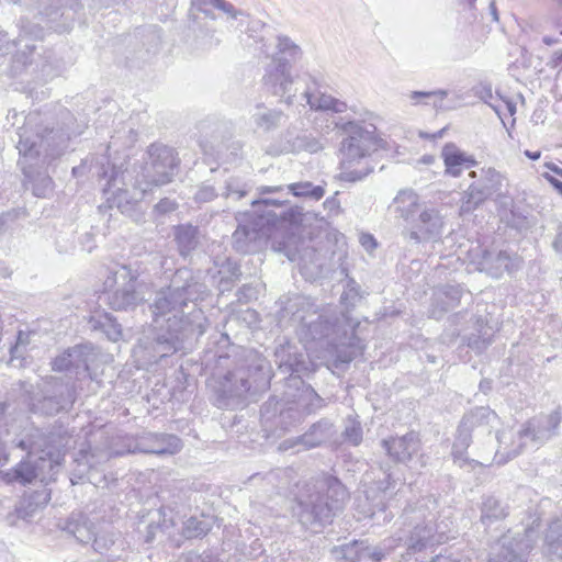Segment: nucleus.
<instances>
[{
    "label": "nucleus",
    "mask_w": 562,
    "mask_h": 562,
    "mask_svg": "<svg viewBox=\"0 0 562 562\" xmlns=\"http://www.w3.org/2000/svg\"><path fill=\"white\" fill-rule=\"evenodd\" d=\"M178 204L176 201L170 200L168 198L161 199L156 205H155V212L158 214H168L170 212H173L177 209Z\"/></svg>",
    "instance_id": "nucleus-59"
},
{
    "label": "nucleus",
    "mask_w": 562,
    "mask_h": 562,
    "mask_svg": "<svg viewBox=\"0 0 562 562\" xmlns=\"http://www.w3.org/2000/svg\"><path fill=\"white\" fill-rule=\"evenodd\" d=\"M346 135L340 143V173L339 178L346 182L363 180L373 171L369 157L378 148L375 127L371 124H361L348 121L336 124Z\"/></svg>",
    "instance_id": "nucleus-7"
},
{
    "label": "nucleus",
    "mask_w": 562,
    "mask_h": 562,
    "mask_svg": "<svg viewBox=\"0 0 562 562\" xmlns=\"http://www.w3.org/2000/svg\"><path fill=\"white\" fill-rule=\"evenodd\" d=\"M75 401L74 391L69 387L66 389V395H60L58 398L55 397H44L43 401L40 402V409L48 415H54L60 412L61 409L70 406Z\"/></svg>",
    "instance_id": "nucleus-45"
},
{
    "label": "nucleus",
    "mask_w": 562,
    "mask_h": 562,
    "mask_svg": "<svg viewBox=\"0 0 562 562\" xmlns=\"http://www.w3.org/2000/svg\"><path fill=\"white\" fill-rule=\"evenodd\" d=\"M296 103L303 106L307 104L312 110L331 111L335 113H342L347 110V104L344 101L319 91L312 92L311 87H307L300 94Z\"/></svg>",
    "instance_id": "nucleus-27"
},
{
    "label": "nucleus",
    "mask_w": 562,
    "mask_h": 562,
    "mask_svg": "<svg viewBox=\"0 0 562 562\" xmlns=\"http://www.w3.org/2000/svg\"><path fill=\"white\" fill-rule=\"evenodd\" d=\"M71 348L55 358L53 369L55 371H72Z\"/></svg>",
    "instance_id": "nucleus-58"
},
{
    "label": "nucleus",
    "mask_w": 562,
    "mask_h": 562,
    "mask_svg": "<svg viewBox=\"0 0 562 562\" xmlns=\"http://www.w3.org/2000/svg\"><path fill=\"white\" fill-rule=\"evenodd\" d=\"M199 4L200 9L203 10V5L211 4L214 8L223 11L228 16L233 19H237L239 15H243V11L237 10L231 2L226 0H193Z\"/></svg>",
    "instance_id": "nucleus-49"
},
{
    "label": "nucleus",
    "mask_w": 562,
    "mask_h": 562,
    "mask_svg": "<svg viewBox=\"0 0 562 562\" xmlns=\"http://www.w3.org/2000/svg\"><path fill=\"white\" fill-rule=\"evenodd\" d=\"M207 293V286L187 268L178 269L169 286L157 292L150 305L155 330L154 357L165 358L182 349L186 340L206 330V317L195 302Z\"/></svg>",
    "instance_id": "nucleus-1"
},
{
    "label": "nucleus",
    "mask_w": 562,
    "mask_h": 562,
    "mask_svg": "<svg viewBox=\"0 0 562 562\" xmlns=\"http://www.w3.org/2000/svg\"><path fill=\"white\" fill-rule=\"evenodd\" d=\"M562 422V408L559 406L549 414H540L529 419L520 430L506 429L497 434V463H505L517 457L528 442L541 446L558 435Z\"/></svg>",
    "instance_id": "nucleus-8"
},
{
    "label": "nucleus",
    "mask_w": 562,
    "mask_h": 562,
    "mask_svg": "<svg viewBox=\"0 0 562 562\" xmlns=\"http://www.w3.org/2000/svg\"><path fill=\"white\" fill-rule=\"evenodd\" d=\"M436 509L437 501L432 496L424 497L405 508L404 519L413 526V531L405 541L409 551H419L427 546L440 544L450 538L452 521L442 519L436 522Z\"/></svg>",
    "instance_id": "nucleus-9"
},
{
    "label": "nucleus",
    "mask_w": 562,
    "mask_h": 562,
    "mask_svg": "<svg viewBox=\"0 0 562 562\" xmlns=\"http://www.w3.org/2000/svg\"><path fill=\"white\" fill-rule=\"evenodd\" d=\"M538 541V531L533 527L517 537L503 536L491 549L488 562H526L527 554Z\"/></svg>",
    "instance_id": "nucleus-15"
},
{
    "label": "nucleus",
    "mask_w": 562,
    "mask_h": 562,
    "mask_svg": "<svg viewBox=\"0 0 562 562\" xmlns=\"http://www.w3.org/2000/svg\"><path fill=\"white\" fill-rule=\"evenodd\" d=\"M49 499L50 493L46 488L25 495L16 508L18 516L22 519L32 518L38 509L49 502Z\"/></svg>",
    "instance_id": "nucleus-34"
},
{
    "label": "nucleus",
    "mask_w": 562,
    "mask_h": 562,
    "mask_svg": "<svg viewBox=\"0 0 562 562\" xmlns=\"http://www.w3.org/2000/svg\"><path fill=\"white\" fill-rule=\"evenodd\" d=\"M300 322L299 336L306 345L315 342L325 348L334 358V366L349 363L356 357V327L359 325L347 313L325 311L297 312L294 315Z\"/></svg>",
    "instance_id": "nucleus-3"
},
{
    "label": "nucleus",
    "mask_w": 562,
    "mask_h": 562,
    "mask_svg": "<svg viewBox=\"0 0 562 562\" xmlns=\"http://www.w3.org/2000/svg\"><path fill=\"white\" fill-rule=\"evenodd\" d=\"M175 239L182 256H188L199 244V229L192 225H179L175 231Z\"/></svg>",
    "instance_id": "nucleus-39"
},
{
    "label": "nucleus",
    "mask_w": 562,
    "mask_h": 562,
    "mask_svg": "<svg viewBox=\"0 0 562 562\" xmlns=\"http://www.w3.org/2000/svg\"><path fill=\"white\" fill-rule=\"evenodd\" d=\"M331 424L327 420H319L311 426V428L294 439H286L280 445V449L289 450L301 446L303 450L315 448L329 439L331 432Z\"/></svg>",
    "instance_id": "nucleus-24"
},
{
    "label": "nucleus",
    "mask_w": 562,
    "mask_h": 562,
    "mask_svg": "<svg viewBox=\"0 0 562 562\" xmlns=\"http://www.w3.org/2000/svg\"><path fill=\"white\" fill-rule=\"evenodd\" d=\"M206 532V526L202 520L190 517L184 522L183 533L188 538H195Z\"/></svg>",
    "instance_id": "nucleus-53"
},
{
    "label": "nucleus",
    "mask_w": 562,
    "mask_h": 562,
    "mask_svg": "<svg viewBox=\"0 0 562 562\" xmlns=\"http://www.w3.org/2000/svg\"><path fill=\"white\" fill-rule=\"evenodd\" d=\"M302 401L305 402L307 413H313L324 405V400L310 386L303 390Z\"/></svg>",
    "instance_id": "nucleus-52"
},
{
    "label": "nucleus",
    "mask_w": 562,
    "mask_h": 562,
    "mask_svg": "<svg viewBox=\"0 0 562 562\" xmlns=\"http://www.w3.org/2000/svg\"><path fill=\"white\" fill-rule=\"evenodd\" d=\"M50 56L27 60V53L25 50L15 54L12 59L10 68L11 76H19L23 72L35 75L37 79L47 81L57 75V70L49 60Z\"/></svg>",
    "instance_id": "nucleus-20"
},
{
    "label": "nucleus",
    "mask_w": 562,
    "mask_h": 562,
    "mask_svg": "<svg viewBox=\"0 0 562 562\" xmlns=\"http://www.w3.org/2000/svg\"><path fill=\"white\" fill-rule=\"evenodd\" d=\"M34 335H35V333H25L22 330H20L18 333L16 342L10 349L12 358L23 357L24 350L26 349L27 345L31 342V337Z\"/></svg>",
    "instance_id": "nucleus-55"
},
{
    "label": "nucleus",
    "mask_w": 562,
    "mask_h": 562,
    "mask_svg": "<svg viewBox=\"0 0 562 562\" xmlns=\"http://www.w3.org/2000/svg\"><path fill=\"white\" fill-rule=\"evenodd\" d=\"M276 53L271 61L285 63L291 66L302 57L301 47L286 35L277 36Z\"/></svg>",
    "instance_id": "nucleus-36"
},
{
    "label": "nucleus",
    "mask_w": 562,
    "mask_h": 562,
    "mask_svg": "<svg viewBox=\"0 0 562 562\" xmlns=\"http://www.w3.org/2000/svg\"><path fill=\"white\" fill-rule=\"evenodd\" d=\"M477 94L488 105L490 102H495L498 99L493 95L492 88L487 85H482L477 90Z\"/></svg>",
    "instance_id": "nucleus-62"
},
{
    "label": "nucleus",
    "mask_w": 562,
    "mask_h": 562,
    "mask_svg": "<svg viewBox=\"0 0 562 562\" xmlns=\"http://www.w3.org/2000/svg\"><path fill=\"white\" fill-rule=\"evenodd\" d=\"M72 371L77 375L86 374L92 379L91 363L95 359L94 348L91 345H78L71 348Z\"/></svg>",
    "instance_id": "nucleus-35"
},
{
    "label": "nucleus",
    "mask_w": 562,
    "mask_h": 562,
    "mask_svg": "<svg viewBox=\"0 0 562 562\" xmlns=\"http://www.w3.org/2000/svg\"><path fill=\"white\" fill-rule=\"evenodd\" d=\"M469 176L476 180L469 186L462 195L461 213L475 210L488 199L502 196L503 189L507 187L506 177L492 167L471 171Z\"/></svg>",
    "instance_id": "nucleus-13"
},
{
    "label": "nucleus",
    "mask_w": 562,
    "mask_h": 562,
    "mask_svg": "<svg viewBox=\"0 0 562 562\" xmlns=\"http://www.w3.org/2000/svg\"><path fill=\"white\" fill-rule=\"evenodd\" d=\"M494 331L492 327L485 325L480 326L476 334L467 337V346L475 353L480 355L487 349L493 341Z\"/></svg>",
    "instance_id": "nucleus-44"
},
{
    "label": "nucleus",
    "mask_w": 562,
    "mask_h": 562,
    "mask_svg": "<svg viewBox=\"0 0 562 562\" xmlns=\"http://www.w3.org/2000/svg\"><path fill=\"white\" fill-rule=\"evenodd\" d=\"M448 92L446 90H434V91H412L408 94L409 100L414 105L424 103L431 104L436 109H440L442 101L447 98Z\"/></svg>",
    "instance_id": "nucleus-48"
},
{
    "label": "nucleus",
    "mask_w": 562,
    "mask_h": 562,
    "mask_svg": "<svg viewBox=\"0 0 562 562\" xmlns=\"http://www.w3.org/2000/svg\"><path fill=\"white\" fill-rule=\"evenodd\" d=\"M544 552L548 555L562 558V522L553 520L544 536Z\"/></svg>",
    "instance_id": "nucleus-41"
},
{
    "label": "nucleus",
    "mask_w": 562,
    "mask_h": 562,
    "mask_svg": "<svg viewBox=\"0 0 562 562\" xmlns=\"http://www.w3.org/2000/svg\"><path fill=\"white\" fill-rule=\"evenodd\" d=\"M345 440L358 446L362 440V428L359 423L349 420L344 430Z\"/></svg>",
    "instance_id": "nucleus-54"
},
{
    "label": "nucleus",
    "mask_w": 562,
    "mask_h": 562,
    "mask_svg": "<svg viewBox=\"0 0 562 562\" xmlns=\"http://www.w3.org/2000/svg\"><path fill=\"white\" fill-rule=\"evenodd\" d=\"M89 323L93 329L104 333L111 341H117L122 336L121 325L108 313L92 316Z\"/></svg>",
    "instance_id": "nucleus-40"
},
{
    "label": "nucleus",
    "mask_w": 562,
    "mask_h": 562,
    "mask_svg": "<svg viewBox=\"0 0 562 562\" xmlns=\"http://www.w3.org/2000/svg\"><path fill=\"white\" fill-rule=\"evenodd\" d=\"M360 299L361 293L359 284L352 279L348 280L345 286V291L341 294V302L346 306H355Z\"/></svg>",
    "instance_id": "nucleus-50"
},
{
    "label": "nucleus",
    "mask_w": 562,
    "mask_h": 562,
    "mask_svg": "<svg viewBox=\"0 0 562 562\" xmlns=\"http://www.w3.org/2000/svg\"><path fill=\"white\" fill-rule=\"evenodd\" d=\"M58 463L54 462L50 458L29 453L14 468L0 472V477L8 484L20 483L25 485L36 479L41 482H46L55 475Z\"/></svg>",
    "instance_id": "nucleus-14"
},
{
    "label": "nucleus",
    "mask_w": 562,
    "mask_h": 562,
    "mask_svg": "<svg viewBox=\"0 0 562 562\" xmlns=\"http://www.w3.org/2000/svg\"><path fill=\"white\" fill-rule=\"evenodd\" d=\"M382 475L383 477L379 479L376 482H371L372 480L369 474H366L363 477V484L366 486L370 484V486L364 490L366 499L371 506L366 515L378 522H380V516H383V522L390 521L393 517L385 513L386 505L384 501L394 488V482L391 481L390 473L383 472Z\"/></svg>",
    "instance_id": "nucleus-17"
},
{
    "label": "nucleus",
    "mask_w": 562,
    "mask_h": 562,
    "mask_svg": "<svg viewBox=\"0 0 562 562\" xmlns=\"http://www.w3.org/2000/svg\"><path fill=\"white\" fill-rule=\"evenodd\" d=\"M472 442V431L469 428L463 427L462 424L459 425L457 430V436L452 446V457L456 463H459L462 467L468 462V458L465 457L467 450Z\"/></svg>",
    "instance_id": "nucleus-42"
},
{
    "label": "nucleus",
    "mask_w": 562,
    "mask_h": 562,
    "mask_svg": "<svg viewBox=\"0 0 562 562\" xmlns=\"http://www.w3.org/2000/svg\"><path fill=\"white\" fill-rule=\"evenodd\" d=\"M103 285L113 310L127 311L145 300L147 285L138 281V274L127 266H119L111 271Z\"/></svg>",
    "instance_id": "nucleus-11"
},
{
    "label": "nucleus",
    "mask_w": 562,
    "mask_h": 562,
    "mask_svg": "<svg viewBox=\"0 0 562 562\" xmlns=\"http://www.w3.org/2000/svg\"><path fill=\"white\" fill-rule=\"evenodd\" d=\"M265 88L281 99L288 105L297 101L294 79L291 75V66L285 63L270 61L262 77Z\"/></svg>",
    "instance_id": "nucleus-16"
},
{
    "label": "nucleus",
    "mask_w": 562,
    "mask_h": 562,
    "mask_svg": "<svg viewBox=\"0 0 562 562\" xmlns=\"http://www.w3.org/2000/svg\"><path fill=\"white\" fill-rule=\"evenodd\" d=\"M276 363L283 373L300 372L304 366L303 355L290 344L280 345L276 352Z\"/></svg>",
    "instance_id": "nucleus-32"
},
{
    "label": "nucleus",
    "mask_w": 562,
    "mask_h": 562,
    "mask_svg": "<svg viewBox=\"0 0 562 562\" xmlns=\"http://www.w3.org/2000/svg\"><path fill=\"white\" fill-rule=\"evenodd\" d=\"M7 120L12 121V125L23 120V125L18 127L16 148L21 155L19 165L27 183L31 184L33 194L47 198L53 192V180L47 173L36 171L35 167L48 165L58 157L65 148L66 138L53 128L44 126L45 120L38 111L23 116L13 110L9 112Z\"/></svg>",
    "instance_id": "nucleus-2"
},
{
    "label": "nucleus",
    "mask_w": 562,
    "mask_h": 562,
    "mask_svg": "<svg viewBox=\"0 0 562 562\" xmlns=\"http://www.w3.org/2000/svg\"><path fill=\"white\" fill-rule=\"evenodd\" d=\"M92 547L95 552L106 558L110 562L120 560L127 549L122 536L112 530L98 531L93 538Z\"/></svg>",
    "instance_id": "nucleus-25"
},
{
    "label": "nucleus",
    "mask_w": 562,
    "mask_h": 562,
    "mask_svg": "<svg viewBox=\"0 0 562 562\" xmlns=\"http://www.w3.org/2000/svg\"><path fill=\"white\" fill-rule=\"evenodd\" d=\"M430 562H471V559L460 552H456L449 555L438 554Z\"/></svg>",
    "instance_id": "nucleus-60"
},
{
    "label": "nucleus",
    "mask_w": 562,
    "mask_h": 562,
    "mask_svg": "<svg viewBox=\"0 0 562 562\" xmlns=\"http://www.w3.org/2000/svg\"><path fill=\"white\" fill-rule=\"evenodd\" d=\"M15 45V42H9L7 33L0 32V65L3 63L4 56L11 53V48Z\"/></svg>",
    "instance_id": "nucleus-61"
},
{
    "label": "nucleus",
    "mask_w": 562,
    "mask_h": 562,
    "mask_svg": "<svg viewBox=\"0 0 562 562\" xmlns=\"http://www.w3.org/2000/svg\"><path fill=\"white\" fill-rule=\"evenodd\" d=\"M507 507L493 496H487L482 506V522L491 525L492 522L503 519L507 516Z\"/></svg>",
    "instance_id": "nucleus-43"
},
{
    "label": "nucleus",
    "mask_w": 562,
    "mask_h": 562,
    "mask_svg": "<svg viewBox=\"0 0 562 562\" xmlns=\"http://www.w3.org/2000/svg\"><path fill=\"white\" fill-rule=\"evenodd\" d=\"M269 384L265 372V360L257 353L250 352L246 364L236 368L220 379L214 386L217 394V405L228 407L239 403L240 400L252 392L265 390Z\"/></svg>",
    "instance_id": "nucleus-10"
},
{
    "label": "nucleus",
    "mask_w": 562,
    "mask_h": 562,
    "mask_svg": "<svg viewBox=\"0 0 562 562\" xmlns=\"http://www.w3.org/2000/svg\"><path fill=\"white\" fill-rule=\"evenodd\" d=\"M441 157L446 167V173L452 177H459L463 169H469L476 165V160L473 156L460 150L452 143L443 146Z\"/></svg>",
    "instance_id": "nucleus-28"
},
{
    "label": "nucleus",
    "mask_w": 562,
    "mask_h": 562,
    "mask_svg": "<svg viewBox=\"0 0 562 562\" xmlns=\"http://www.w3.org/2000/svg\"><path fill=\"white\" fill-rule=\"evenodd\" d=\"M347 498V490L337 477L322 474L305 484L295 498L292 515L305 529L316 533L330 522Z\"/></svg>",
    "instance_id": "nucleus-5"
},
{
    "label": "nucleus",
    "mask_w": 562,
    "mask_h": 562,
    "mask_svg": "<svg viewBox=\"0 0 562 562\" xmlns=\"http://www.w3.org/2000/svg\"><path fill=\"white\" fill-rule=\"evenodd\" d=\"M64 5L65 0H36V8L38 14L47 19V23H49V29H53L54 31L59 33L66 32L70 29L69 22H58L60 18H64Z\"/></svg>",
    "instance_id": "nucleus-30"
},
{
    "label": "nucleus",
    "mask_w": 562,
    "mask_h": 562,
    "mask_svg": "<svg viewBox=\"0 0 562 562\" xmlns=\"http://www.w3.org/2000/svg\"><path fill=\"white\" fill-rule=\"evenodd\" d=\"M116 184L117 177L111 176L106 188H104L106 200L111 203V207L116 206L123 214L132 215L146 192H143L136 182L133 193L119 188Z\"/></svg>",
    "instance_id": "nucleus-21"
},
{
    "label": "nucleus",
    "mask_w": 562,
    "mask_h": 562,
    "mask_svg": "<svg viewBox=\"0 0 562 562\" xmlns=\"http://www.w3.org/2000/svg\"><path fill=\"white\" fill-rule=\"evenodd\" d=\"M286 188L294 196L313 201H318L325 195L324 187L315 186L308 181L291 183Z\"/></svg>",
    "instance_id": "nucleus-46"
},
{
    "label": "nucleus",
    "mask_w": 562,
    "mask_h": 562,
    "mask_svg": "<svg viewBox=\"0 0 562 562\" xmlns=\"http://www.w3.org/2000/svg\"><path fill=\"white\" fill-rule=\"evenodd\" d=\"M179 160L175 150L162 144H153L148 148V160L136 177V183L143 192L172 181Z\"/></svg>",
    "instance_id": "nucleus-12"
},
{
    "label": "nucleus",
    "mask_w": 562,
    "mask_h": 562,
    "mask_svg": "<svg viewBox=\"0 0 562 562\" xmlns=\"http://www.w3.org/2000/svg\"><path fill=\"white\" fill-rule=\"evenodd\" d=\"M299 213L292 209H284V201L277 199H262L252 202V211L239 222L233 234V246L241 254L256 251L261 241L271 238L276 241V233L284 223L296 222ZM273 243H271L272 245Z\"/></svg>",
    "instance_id": "nucleus-6"
},
{
    "label": "nucleus",
    "mask_w": 562,
    "mask_h": 562,
    "mask_svg": "<svg viewBox=\"0 0 562 562\" xmlns=\"http://www.w3.org/2000/svg\"><path fill=\"white\" fill-rule=\"evenodd\" d=\"M247 193L245 183H243L239 179L229 178L225 182V191L222 192V195L225 198L234 196L236 200H240Z\"/></svg>",
    "instance_id": "nucleus-51"
},
{
    "label": "nucleus",
    "mask_w": 562,
    "mask_h": 562,
    "mask_svg": "<svg viewBox=\"0 0 562 562\" xmlns=\"http://www.w3.org/2000/svg\"><path fill=\"white\" fill-rule=\"evenodd\" d=\"M472 262L479 271L485 272L493 278H499L504 271L513 269V259L506 251L495 252L479 246Z\"/></svg>",
    "instance_id": "nucleus-22"
},
{
    "label": "nucleus",
    "mask_w": 562,
    "mask_h": 562,
    "mask_svg": "<svg viewBox=\"0 0 562 562\" xmlns=\"http://www.w3.org/2000/svg\"><path fill=\"white\" fill-rule=\"evenodd\" d=\"M387 456L395 462L406 463L418 453L420 440L416 432L411 431L401 437H391L382 440Z\"/></svg>",
    "instance_id": "nucleus-23"
},
{
    "label": "nucleus",
    "mask_w": 562,
    "mask_h": 562,
    "mask_svg": "<svg viewBox=\"0 0 562 562\" xmlns=\"http://www.w3.org/2000/svg\"><path fill=\"white\" fill-rule=\"evenodd\" d=\"M106 447L93 448L90 450L81 449L75 459L77 469L74 470L70 477L71 484H77L87 479L91 482V471L98 470L112 457H121L126 453H151V454H175L182 448L181 440L173 435L148 434L137 440L130 438H112L106 440Z\"/></svg>",
    "instance_id": "nucleus-4"
},
{
    "label": "nucleus",
    "mask_w": 562,
    "mask_h": 562,
    "mask_svg": "<svg viewBox=\"0 0 562 562\" xmlns=\"http://www.w3.org/2000/svg\"><path fill=\"white\" fill-rule=\"evenodd\" d=\"M218 195L216 189L211 184H202L194 194L196 203H207L213 201Z\"/></svg>",
    "instance_id": "nucleus-56"
},
{
    "label": "nucleus",
    "mask_w": 562,
    "mask_h": 562,
    "mask_svg": "<svg viewBox=\"0 0 562 562\" xmlns=\"http://www.w3.org/2000/svg\"><path fill=\"white\" fill-rule=\"evenodd\" d=\"M65 530L72 535L79 542L89 543L98 532L93 524L82 514H74L67 521Z\"/></svg>",
    "instance_id": "nucleus-33"
},
{
    "label": "nucleus",
    "mask_w": 562,
    "mask_h": 562,
    "mask_svg": "<svg viewBox=\"0 0 562 562\" xmlns=\"http://www.w3.org/2000/svg\"><path fill=\"white\" fill-rule=\"evenodd\" d=\"M552 247L555 252L562 255V225L559 226L558 233L555 235L554 240L552 241Z\"/></svg>",
    "instance_id": "nucleus-64"
},
{
    "label": "nucleus",
    "mask_w": 562,
    "mask_h": 562,
    "mask_svg": "<svg viewBox=\"0 0 562 562\" xmlns=\"http://www.w3.org/2000/svg\"><path fill=\"white\" fill-rule=\"evenodd\" d=\"M462 290L458 285H446L435 293L436 302L441 303V311H448L459 305Z\"/></svg>",
    "instance_id": "nucleus-47"
},
{
    "label": "nucleus",
    "mask_w": 562,
    "mask_h": 562,
    "mask_svg": "<svg viewBox=\"0 0 562 562\" xmlns=\"http://www.w3.org/2000/svg\"><path fill=\"white\" fill-rule=\"evenodd\" d=\"M286 145L282 151L299 153L305 150L313 154L323 149L319 139L307 132H302L294 138H291V133L286 132Z\"/></svg>",
    "instance_id": "nucleus-37"
},
{
    "label": "nucleus",
    "mask_w": 562,
    "mask_h": 562,
    "mask_svg": "<svg viewBox=\"0 0 562 562\" xmlns=\"http://www.w3.org/2000/svg\"><path fill=\"white\" fill-rule=\"evenodd\" d=\"M490 106L501 119L505 112H507L509 115H514L516 113V104L508 99L499 98L495 102H490Z\"/></svg>",
    "instance_id": "nucleus-57"
},
{
    "label": "nucleus",
    "mask_w": 562,
    "mask_h": 562,
    "mask_svg": "<svg viewBox=\"0 0 562 562\" xmlns=\"http://www.w3.org/2000/svg\"><path fill=\"white\" fill-rule=\"evenodd\" d=\"M187 560L190 562H221L220 560L214 559L210 555L202 557L192 552L188 554Z\"/></svg>",
    "instance_id": "nucleus-63"
},
{
    "label": "nucleus",
    "mask_w": 562,
    "mask_h": 562,
    "mask_svg": "<svg viewBox=\"0 0 562 562\" xmlns=\"http://www.w3.org/2000/svg\"><path fill=\"white\" fill-rule=\"evenodd\" d=\"M445 224V216L438 209L426 206L416 220V229L405 232L404 237L416 244L427 240L437 241L441 238Z\"/></svg>",
    "instance_id": "nucleus-18"
},
{
    "label": "nucleus",
    "mask_w": 562,
    "mask_h": 562,
    "mask_svg": "<svg viewBox=\"0 0 562 562\" xmlns=\"http://www.w3.org/2000/svg\"><path fill=\"white\" fill-rule=\"evenodd\" d=\"M272 249L284 254L289 260H299V267L302 276L307 280H315L323 274L325 263L324 257L313 248H305L302 254L292 250L286 243L272 244Z\"/></svg>",
    "instance_id": "nucleus-19"
},
{
    "label": "nucleus",
    "mask_w": 562,
    "mask_h": 562,
    "mask_svg": "<svg viewBox=\"0 0 562 562\" xmlns=\"http://www.w3.org/2000/svg\"><path fill=\"white\" fill-rule=\"evenodd\" d=\"M285 115L281 110L268 109L262 105L257 106L255 113L251 115L256 127L263 132L279 127Z\"/></svg>",
    "instance_id": "nucleus-38"
},
{
    "label": "nucleus",
    "mask_w": 562,
    "mask_h": 562,
    "mask_svg": "<svg viewBox=\"0 0 562 562\" xmlns=\"http://www.w3.org/2000/svg\"><path fill=\"white\" fill-rule=\"evenodd\" d=\"M497 419V415L488 407H476L465 414L460 424L472 432L490 435Z\"/></svg>",
    "instance_id": "nucleus-29"
},
{
    "label": "nucleus",
    "mask_w": 562,
    "mask_h": 562,
    "mask_svg": "<svg viewBox=\"0 0 562 562\" xmlns=\"http://www.w3.org/2000/svg\"><path fill=\"white\" fill-rule=\"evenodd\" d=\"M402 537H398L397 539H389L384 541L383 548H370L368 546H364L363 541H353L352 543H348L342 546L340 549H335V552H340L342 554V558L345 559H364L370 558L374 561H380L382 558L385 557L387 553L386 551L394 549L397 544L396 541H401Z\"/></svg>",
    "instance_id": "nucleus-26"
},
{
    "label": "nucleus",
    "mask_w": 562,
    "mask_h": 562,
    "mask_svg": "<svg viewBox=\"0 0 562 562\" xmlns=\"http://www.w3.org/2000/svg\"><path fill=\"white\" fill-rule=\"evenodd\" d=\"M419 195L412 189H403L397 192L390 209L404 221H409L418 211Z\"/></svg>",
    "instance_id": "nucleus-31"
}]
</instances>
